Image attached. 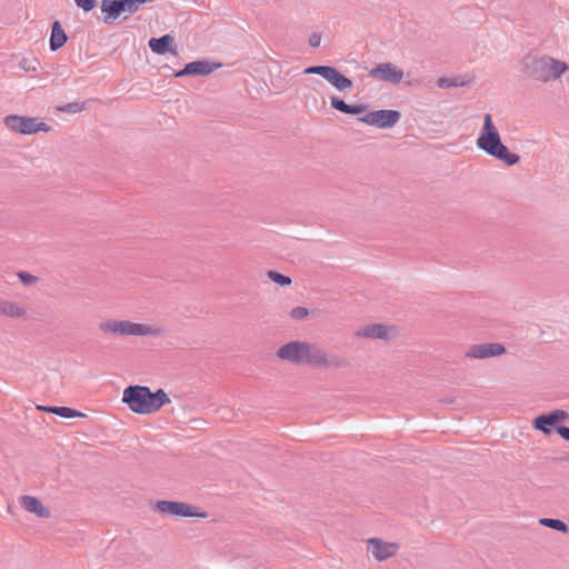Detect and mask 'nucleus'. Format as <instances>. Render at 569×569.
<instances>
[{"label":"nucleus","instance_id":"nucleus-1","mask_svg":"<svg viewBox=\"0 0 569 569\" xmlns=\"http://www.w3.org/2000/svg\"><path fill=\"white\" fill-rule=\"evenodd\" d=\"M277 358L298 366L315 368L338 369L346 366L341 357L328 353L317 343L307 341H290L276 351Z\"/></svg>","mask_w":569,"mask_h":569},{"label":"nucleus","instance_id":"nucleus-2","mask_svg":"<svg viewBox=\"0 0 569 569\" xmlns=\"http://www.w3.org/2000/svg\"><path fill=\"white\" fill-rule=\"evenodd\" d=\"M477 147L483 150L487 154L506 162L509 166H513L519 162L520 158L518 154L512 153L501 142L498 129L492 122L490 113L483 116L482 131L477 138Z\"/></svg>","mask_w":569,"mask_h":569},{"label":"nucleus","instance_id":"nucleus-3","mask_svg":"<svg viewBox=\"0 0 569 569\" xmlns=\"http://www.w3.org/2000/svg\"><path fill=\"white\" fill-rule=\"evenodd\" d=\"M99 330L109 336L116 337H157L161 329L156 326L107 318L98 323Z\"/></svg>","mask_w":569,"mask_h":569},{"label":"nucleus","instance_id":"nucleus-4","mask_svg":"<svg viewBox=\"0 0 569 569\" xmlns=\"http://www.w3.org/2000/svg\"><path fill=\"white\" fill-rule=\"evenodd\" d=\"M568 69L565 62L550 57L527 58L525 72L537 81L548 82L560 78Z\"/></svg>","mask_w":569,"mask_h":569},{"label":"nucleus","instance_id":"nucleus-5","mask_svg":"<svg viewBox=\"0 0 569 569\" xmlns=\"http://www.w3.org/2000/svg\"><path fill=\"white\" fill-rule=\"evenodd\" d=\"M150 388L144 386H129L123 390L122 401L131 411L139 415L150 413Z\"/></svg>","mask_w":569,"mask_h":569},{"label":"nucleus","instance_id":"nucleus-6","mask_svg":"<svg viewBox=\"0 0 569 569\" xmlns=\"http://www.w3.org/2000/svg\"><path fill=\"white\" fill-rule=\"evenodd\" d=\"M3 123L9 130L21 134H34L40 131H50V126L32 117L10 114L4 117Z\"/></svg>","mask_w":569,"mask_h":569},{"label":"nucleus","instance_id":"nucleus-7","mask_svg":"<svg viewBox=\"0 0 569 569\" xmlns=\"http://www.w3.org/2000/svg\"><path fill=\"white\" fill-rule=\"evenodd\" d=\"M305 74H319L338 91H347L353 87L351 79L343 76L337 68L331 66H311L303 70Z\"/></svg>","mask_w":569,"mask_h":569},{"label":"nucleus","instance_id":"nucleus-8","mask_svg":"<svg viewBox=\"0 0 569 569\" xmlns=\"http://www.w3.org/2000/svg\"><path fill=\"white\" fill-rule=\"evenodd\" d=\"M154 510L170 517H207L206 512H199L194 506L181 501L159 500L154 505Z\"/></svg>","mask_w":569,"mask_h":569},{"label":"nucleus","instance_id":"nucleus-9","mask_svg":"<svg viewBox=\"0 0 569 569\" xmlns=\"http://www.w3.org/2000/svg\"><path fill=\"white\" fill-rule=\"evenodd\" d=\"M400 118L401 114L397 110L381 109L368 112L359 118V121L379 129H389L392 128Z\"/></svg>","mask_w":569,"mask_h":569},{"label":"nucleus","instance_id":"nucleus-10","mask_svg":"<svg viewBox=\"0 0 569 569\" xmlns=\"http://www.w3.org/2000/svg\"><path fill=\"white\" fill-rule=\"evenodd\" d=\"M367 543L368 551L378 561H385L396 556L400 549V545L398 542H388L379 538H369Z\"/></svg>","mask_w":569,"mask_h":569},{"label":"nucleus","instance_id":"nucleus-11","mask_svg":"<svg viewBox=\"0 0 569 569\" xmlns=\"http://www.w3.org/2000/svg\"><path fill=\"white\" fill-rule=\"evenodd\" d=\"M506 353V348L499 342L477 343L470 346L465 356L469 359H488Z\"/></svg>","mask_w":569,"mask_h":569},{"label":"nucleus","instance_id":"nucleus-12","mask_svg":"<svg viewBox=\"0 0 569 569\" xmlns=\"http://www.w3.org/2000/svg\"><path fill=\"white\" fill-rule=\"evenodd\" d=\"M369 76L379 81L397 84L403 79V71L391 62H382L372 68Z\"/></svg>","mask_w":569,"mask_h":569},{"label":"nucleus","instance_id":"nucleus-13","mask_svg":"<svg viewBox=\"0 0 569 569\" xmlns=\"http://www.w3.org/2000/svg\"><path fill=\"white\" fill-rule=\"evenodd\" d=\"M357 337H363L368 339H379L389 341L397 336V329L393 326H386L382 323H372L362 327L356 332Z\"/></svg>","mask_w":569,"mask_h":569},{"label":"nucleus","instance_id":"nucleus-14","mask_svg":"<svg viewBox=\"0 0 569 569\" xmlns=\"http://www.w3.org/2000/svg\"><path fill=\"white\" fill-rule=\"evenodd\" d=\"M220 67V63L211 62L208 60H197L187 63L182 70H179L174 73V77L181 78L184 76H208Z\"/></svg>","mask_w":569,"mask_h":569},{"label":"nucleus","instance_id":"nucleus-15","mask_svg":"<svg viewBox=\"0 0 569 569\" xmlns=\"http://www.w3.org/2000/svg\"><path fill=\"white\" fill-rule=\"evenodd\" d=\"M568 413L565 410H553L547 415L538 416L532 426L535 429L540 430L545 435H550L552 432V428L556 423L560 421H566L568 419Z\"/></svg>","mask_w":569,"mask_h":569},{"label":"nucleus","instance_id":"nucleus-16","mask_svg":"<svg viewBox=\"0 0 569 569\" xmlns=\"http://www.w3.org/2000/svg\"><path fill=\"white\" fill-rule=\"evenodd\" d=\"M100 9L106 13L103 17L104 23L113 22L121 13L126 12L121 0H102Z\"/></svg>","mask_w":569,"mask_h":569},{"label":"nucleus","instance_id":"nucleus-17","mask_svg":"<svg viewBox=\"0 0 569 569\" xmlns=\"http://www.w3.org/2000/svg\"><path fill=\"white\" fill-rule=\"evenodd\" d=\"M21 506L29 512L37 515L40 518L50 517V510L46 508L42 502L32 496H22L20 498Z\"/></svg>","mask_w":569,"mask_h":569},{"label":"nucleus","instance_id":"nucleus-18","mask_svg":"<svg viewBox=\"0 0 569 569\" xmlns=\"http://www.w3.org/2000/svg\"><path fill=\"white\" fill-rule=\"evenodd\" d=\"M173 37L163 34L160 38H151L148 42L150 50L157 54H166L167 52H176L172 48Z\"/></svg>","mask_w":569,"mask_h":569},{"label":"nucleus","instance_id":"nucleus-19","mask_svg":"<svg viewBox=\"0 0 569 569\" xmlns=\"http://www.w3.org/2000/svg\"><path fill=\"white\" fill-rule=\"evenodd\" d=\"M67 40H68V37H67L64 30L62 29L61 23L58 20H56L51 27V36H50V41H49L50 50L51 51L59 50L61 47L64 46Z\"/></svg>","mask_w":569,"mask_h":569},{"label":"nucleus","instance_id":"nucleus-20","mask_svg":"<svg viewBox=\"0 0 569 569\" xmlns=\"http://www.w3.org/2000/svg\"><path fill=\"white\" fill-rule=\"evenodd\" d=\"M0 315L9 318H21L26 316V309L14 301L0 300Z\"/></svg>","mask_w":569,"mask_h":569},{"label":"nucleus","instance_id":"nucleus-21","mask_svg":"<svg viewBox=\"0 0 569 569\" xmlns=\"http://www.w3.org/2000/svg\"><path fill=\"white\" fill-rule=\"evenodd\" d=\"M148 398L150 400V413L160 410L164 405L171 401L162 389H158L156 392L150 391V397Z\"/></svg>","mask_w":569,"mask_h":569},{"label":"nucleus","instance_id":"nucleus-22","mask_svg":"<svg viewBox=\"0 0 569 569\" xmlns=\"http://www.w3.org/2000/svg\"><path fill=\"white\" fill-rule=\"evenodd\" d=\"M50 413H54L61 418L70 419L76 417H84V413L69 408V407H52L48 410Z\"/></svg>","mask_w":569,"mask_h":569},{"label":"nucleus","instance_id":"nucleus-23","mask_svg":"<svg viewBox=\"0 0 569 569\" xmlns=\"http://www.w3.org/2000/svg\"><path fill=\"white\" fill-rule=\"evenodd\" d=\"M539 523L541 526H545V527H548V528H551V529H555L557 531H560V532H563V533H567L569 531V528L567 526V523H565L562 520L560 519H553V518H541L539 520Z\"/></svg>","mask_w":569,"mask_h":569},{"label":"nucleus","instance_id":"nucleus-24","mask_svg":"<svg viewBox=\"0 0 569 569\" xmlns=\"http://www.w3.org/2000/svg\"><path fill=\"white\" fill-rule=\"evenodd\" d=\"M463 84L465 82L461 81L459 78L441 77L437 80V86L442 89L462 87Z\"/></svg>","mask_w":569,"mask_h":569},{"label":"nucleus","instance_id":"nucleus-25","mask_svg":"<svg viewBox=\"0 0 569 569\" xmlns=\"http://www.w3.org/2000/svg\"><path fill=\"white\" fill-rule=\"evenodd\" d=\"M267 276H268V278L271 281H273V282H276V283H278L280 286H289V284H291V279L288 276L279 273L277 271H272V270L268 271Z\"/></svg>","mask_w":569,"mask_h":569},{"label":"nucleus","instance_id":"nucleus-26","mask_svg":"<svg viewBox=\"0 0 569 569\" xmlns=\"http://www.w3.org/2000/svg\"><path fill=\"white\" fill-rule=\"evenodd\" d=\"M330 104L333 109H336L342 113L347 112L348 104L342 99H340L338 97H331Z\"/></svg>","mask_w":569,"mask_h":569},{"label":"nucleus","instance_id":"nucleus-27","mask_svg":"<svg viewBox=\"0 0 569 569\" xmlns=\"http://www.w3.org/2000/svg\"><path fill=\"white\" fill-rule=\"evenodd\" d=\"M82 109H83V104L78 103V102L67 103L59 108L60 111L68 112V113H77V112H80Z\"/></svg>","mask_w":569,"mask_h":569},{"label":"nucleus","instance_id":"nucleus-28","mask_svg":"<svg viewBox=\"0 0 569 569\" xmlns=\"http://www.w3.org/2000/svg\"><path fill=\"white\" fill-rule=\"evenodd\" d=\"M77 7L88 12L96 7L97 0H74Z\"/></svg>","mask_w":569,"mask_h":569},{"label":"nucleus","instance_id":"nucleus-29","mask_svg":"<svg viewBox=\"0 0 569 569\" xmlns=\"http://www.w3.org/2000/svg\"><path fill=\"white\" fill-rule=\"evenodd\" d=\"M38 66H39V62L36 59H32V60L23 59L20 62V67L26 71H37Z\"/></svg>","mask_w":569,"mask_h":569},{"label":"nucleus","instance_id":"nucleus-30","mask_svg":"<svg viewBox=\"0 0 569 569\" xmlns=\"http://www.w3.org/2000/svg\"><path fill=\"white\" fill-rule=\"evenodd\" d=\"M18 278L23 284L30 286L37 281V278L26 271L18 272Z\"/></svg>","mask_w":569,"mask_h":569},{"label":"nucleus","instance_id":"nucleus-31","mask_svg":"<svg viewBox=\"0 0 569 569\" xmlns=\"http://www.w3.org/2000/svg\"><path fill=\"white\" fill-rule=\"evenodd\" d=\"M308 309L305 307H296L291 310L290 316L293 319H303L308 316Z\"/></svg>","mask_w":569,"mask_h":569},{"label":"nucleus","instance_id":"nucleus-32","mask_svg":"<svg viewBox=\"0 0 569 569\" xmlns=\"http://www.w3.org/2000/svg\"><path fill=\"white\" fill-rule=\"evenodd\" d=\"M367 110L366 104H348L346 114H360Z\"/></svg>","mask_w":569,"mask_h":569},{"label":"nucleus","instance_id":"nucleus-33","mask_svg":"<svg viewBox=\"0 0 569 569\" xmlns=\"http://www.w3.org/2000/svg\"><path fill=\"white\" fill-rule=\"evenodd\" d=\"M321 42V34L319 32H313L309 37V44L313 48L319 47Z\"/></svg>","mask_w":569,"mask_h":569},{"label":"nucleus","instance_id":"nucleus-34","mask_svg":"<svg viewBox=\"0 0 569 569\" xmlns=\"http://www.w3.org/2000/svg\"><path fill=\"white\" fill-rule=\"evenodd\" d=\"M556 431L561 438L569 441V427L559 426L556 428Z\"/></svg>","mask_w":569,"mask_h":569},{"label":"nucleus","instance_id":"nucleus-35","mask_svg":"<svg viewBox=\"0 0 569 569\" xmlns=\"http://www.w3.org/2000/svg\"><path fill=\"white\" fill-rule=\"evenodd\" d=\"M51 407H42V406H39L38 409L40 410H43L46 412H48V410L50 409Z\"/></svg>","mask_w":569,"mask_h":569}]
</instances>
